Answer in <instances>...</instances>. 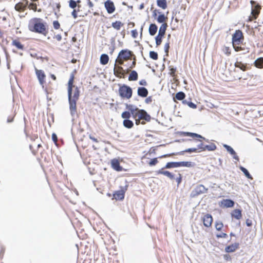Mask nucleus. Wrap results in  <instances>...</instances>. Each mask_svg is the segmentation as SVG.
<instances>
[{
  "label": "nucleus",
  "instance_id": "obj_1",
  "mask_svg": "<svg viewBox=\"0 0 263 263\" xmlns=\"http://www.w3.org/2000/svg\"><path fill=\"white\" fill-rule=\"evenodd\" d=\"M28 27L32 32L42 34H45L46 32L45 25L41 18H34L31 20L29 21Z\"/></svg>",
  "mask_w": 263,
  "mask_h": 263
},
{
  "label": "nucleus",
  "instance_id": "obj_2",
  "mask_svg": "<svg viewBox=\"0 0 263 263\" xmlns=\"http://www.w3.org/2000/svg\"><path fill=\"white\" fill-rule=\"evenodd\" d=\"M80 92L78 88H75L73 94L68 95L70 114L73 117L77 114V102L79 98Z\"/></svg>",
  "mask_w": 263,
  "mask_h": 263
},
{
  "label": "nucleus",
  "instance_id": "obj_3",
  "mask_svg": "<svg viewBox=\"0 0 263 263\" xmlns=\"http://www.w3.org/2000/svg\"><path fill=\"white\" fill-rule=\"evenodd\" d=\"M127 108L130 111L129 112L132 115L133 118L143 119L146 121H149L151 120V116L145 110L139 109L137 107L132 105H129Z\"/></svg>",
  "mask_w": 263,
  "mask_h": 263
},
{
  "label": "nucleus",
  "instance_id": "obj_4",
  "mask_svg": "<svg viewBox=\"0 0 263 263\" xmlns=\"http://www.w3.org/2000/svg\"><path fill=\"white\" fill-rule=\"evenodd\" d=\"M119 93L122 98L129 99L132 96V89L129 86L124 84L120 87Z\"/></svg>",
  "mask_w": 263,
  "mask_h": 263
},
{
  "label": "nucleus",
  "instance_id": "obj_5",
  "mask_svg": "<svg viewBox=\"0 0 263 263\" xmlns=\"http://www.w3.org/2000/svg\"><path fill=\"white\" fill-rule=\"evenodd\" d=\"M207 189H206L203 185L200 184L196 186V187L192 191L191 195L193 197L196 196L201 194L206 193Z\"/></svg>",
  "mask_w": 263,
  "mask_h": 263
},
{
  "label": "nucleus",
  "instance_id": "obj_6",
  "mask_svg": "<svg viewBox=\"0 0 263 263\" xmlns=\"http://www.w3.org/2000/svg\"><path fill=\"white\" fill-rule=\"evenodd\" d=\"M128 185H126L124 187H121V189L117 191L114 194V197L116 200H122L124 198L125 191L127 190Z\"/></svg>",
  "mask_w": 263,
  "mask_h": 263
},
{
  "label": "nucleus",
  "instance_id": "obj_7",
  "mask_svg": "<svg viewBox=\"0 0 263 263\" xmlns=\"http://www.w3.org/2000/svg\"><path fill=\"white\" fill-rule=\"evenodd\" d=\"M251 3L252 5L251 14L253 15L254 18L256 19L259 13L260 6L258 4H256V3L253 1H251Z\"/></svg>",
  "mask_w": 263,
  "mask_h": 263
},
{
  "label": "nucleus",
  "instance_id": "obj_8",
  "mask_svg": "<svg viewBox=\"0 0 263 263\" xmlns=\"http://www.w3.org/2000/svg\"><path fill=\"white\" fill-rule=\"evenodd\" d=\"M104 7L109 14L114 13L116 9L114 3L110 0H107L104 3Z\"/></svg>",
  "mask_w": 263,
  "mask_h": 263
},
{
  "label": "nucleus",
  "instance_id": "obj_9",
  "mask_svg": "<svg viewBox=\"0 0 263 263\" xmlns=\"http://www.w3.org/2000/svg\"><path fill=\"white\" fill-rule=\"evenodd\" d=\"M243 37V34L241 31L238 30H236L235 33L233 35L232 42L233 44L235 45L236 43L238 44L240 40Z\"/></svg>",
  "mask_w": 263,
  "mask_h": 263
},
{
  "label": "nucleus",
  "instance_id": "obj_10",
  "mask_svg": "<svg viewBox=\"0 0 263 263\" xmlns=\"http://www.w3.org/2000/svg\"><path fill=\"white\" fill-rule=\"evenodd\" d=\"M131 56V51L128 50H122L118 54V58L126 60Z\"/></svg>",
  "mask_w": 263,
  "mask_h": 263
},
{
  "label": "nucleus",
  "instance_id": "obj_11",
  "mask_svg": "<svg viewBox=\"0 0 263 263\" xmlns=\"http://www.w3.org/2000/svg\"><path fill=\"white\" fill-rule=\"evenodd\" d=\"M114 72L116 76L119 78H121L122 76L124 75L125 73L124 70H123V68L120 66H117L116 64H115Z\"/></svg>",
  "mask_w": 263,
  "mask_h": 263
},
{
  "label": "nucleus",
  "instance_id": "obj_12",
  "mask_svg": "<svg viewBox=\"0 0 263 263\" xmlns=\"http://www.w3.org/2000/svg\"><path fill=\"white\" fill-rule=\"evenodd\" d=\"M223 146L227 149V151L233 156L234 159L238 161L239 160L238 156L237 155L235 151L230 146L227 144H223Z\"/></svg>",
  "mask_w": 263,
  "mask_h": 263
},
{
  "label": "nucleus",
  "instance_id": "obj_13",
  "mask_svg": "<svg viewBox=\"0 0 263 263\" xmlns=\"http://www.w3.org/2000/svg\"><path fill=\"white\" fill-rule=\"evenodd\" d=\"M37 79L39 81L40 84L43 85L45 82L44 79L45 78V74L44 71L42 70L35 69Z\"/></svg>",
  "mask_w": 263,
  "mask_h": 263
},
{
  "label": "nucleus",
  "instance_id": "obj_14",
  "mask_svg": "<svg viewBox=\"0 0 263 263\" xmlns=\"http://www.w3.org/2000/svg\"><path fill=\"white\" fill-rule=\"evenodd\" d=\"M213 221L212 217L210 214H206L203 218V224L205 227H209L211 226Z\"/></svg>",
  "mask_w": 263,
  "mask_h": 263
},
{
  "label": "nucleus",
  "instance_id": "obj_15",
  "mask_svg": "<svg viewBox=\"0 0 263 263\" xmlns=\"http://www.w3.org/2000/svg\"><path fill=\"white\" fill-rule=\"evenodd\" d=\"M73 77H72L68 81V95L73 94L75 88H78L73 85Z\"/></svg>",
  "mask_w": 263,
  "mask_h": 263
},
{
  "label": "nucleus",
  "instance_id": "obj_16",
  "mask_svg": "<svg viewBox=\"0 0 263 263\" xmlns=\"http://www.w3.org/2000/svg\"><path fill=\"white\" fill-rule=\"evenodd\" d=\"M234 205V202L231 199H223L221 201V206L225 208H231Z\"/></svg>",
  "mask_w": 263,
  "mask_h": 263
},
{
  "label": "nucleus",
  "instance_id": "obj_17",
  "mask_svg": "<svg viewBox=\"0 0 263 263\" xmlns=\"http://www.w3.org/2000/svg\"><path fill=\"white\" fill-rule=\"evenodd\" d=\"M183 135L184 136H190V137H196V138H198L199 139H201L203 140H204L205 142H208V143H209V139H206L205 138L203 137V136H202L201 135H199L198 134H196V133H190V132H186V133H183Z\"/></svg>",
  "mask_w": 263,
  "mask_h": 263
},
{
  "label": "nucleus",
  "instance_id": "obj_18",
  "mask_svg": "<svg viewBox=\"0 0 263 263\" xmlns=\"http://www.w3.org/2000/svg\"><path fill=\"white\" fill-rule=\"evenodd\" d=\"M164 167L163 168H162L161 169L159 170V171H158L157 172H156V173L157 174H163L166 176H167L168 178H169L170 179L173 180L174 179V175L171 173V172H170L169 171H164Z\"/></svg>",
  "mask_w": 263,
  "mask_h": 263
},
{
  "label": "nucleus",
  "instance_id": "obj_19",
  "mask_svg": "<svg viewBox=\"0 0 263 263\" xmlns=\"http://www.w3.org/2000/svg\"><path fill=\"white\" fill-rule=\"evenodd\" d=\"M111 164L112 167L117 171H121L122 167L120 165V163L117 159H114L111 160Z\"/></svg>",
  "mask_w": 263,
  "mask_h": 263
},
{
  "label": "nucleus",
  "instance_id": "obj_20",
  "mask_svg": "<svg viewBox=\"0 0 263 263\" xmlns=\"http://www.w3.org/2000/svg\"><path fill=\"white\" fill-rule=\"evenodd\" d=\"M137 93L138 96L144 98L146 97L148 95L147 89L143 87H139L138 89Z\"/></svg>",
  "mask_w": 263,
  "mask_h": 263
},
{
  "label": "nucleus",
  "instance_id": "obj_21",
  "mask_svg": "<svg viewBox=\"0 0 263 263\" xmlns=\"http://www.w3.org/2000/svg\"><path fill=\"white\" fill-rule=\"evenodd\" d=\"M238 246L239 244L238 243L232 244L226 247L225 251L227 253L233 252L238 248Z\"/></svg>",
  "mask_w": 263,
  "mask_h": 263
},
{
  "label": "nucleus",
  "instance_id": "obj_22",
  "mask_svg": "<svg viewBox=\"0 0 263 263\" xmlns=\"http://www.w3.org/2000/svg\"><path fill=\"white\" fill-rule=\"evenodd\" d=\"M231 215L233 217L237 219H240L242 217L241 211L239 209L234 210L232 212Z\"/></svg>",
  "mask_w": 263,
  "mask_h": 263
},
{
  "label": "nucleus",
  "instance_id": "obj_23",
  "mask_svg": "<svg viewBox=\"0 0 263 263\" xmlns=\"http://www.w3.org/2000/svg\"><path fill=\"white\" fill-rule=\"evenodd\" d=\"M158 27L155 24H151L149 27V33L151 35H154L157 31Z\"/></svg>",
  "mask_w": 263,
  "mask_h": 263
},
{
  "label": "nucleus",
  "instance_id": "obj_24",
  "mask_svg": "<svg viewBox=\"0 0 263 263\" xmlns=\"http://www.w3.org/2000/svg\"><path fill=\"white\" fill-rule=\"evenodd\" d=\"M178 167H179V162H171L167 163L164 168H171Z\"/></svg>",
  "mask_w": 263,
  "mask_h": 263
},
{
  "label": "nucleus",
  "instance_id": "obj_25",
  "mask_svg": "<svg viewBox=\"0 0 263 263\" xmlns=\"http://www.w3.org/2000/svg\"><path fill=\"white\" fill-rule=\"evenodd\" d=\"M109 57L106 54H103L100 57V63L102 65H106L108 62Z\"/></svg>",
  "mask_w": 263,
  "mask_h": 263
},
{
  "label": "nucleus",
  "instance_id": "obj_26",
  "mask_svg": "<svg viewBox=\"0 0 263 263\" xmlns=\"http://www.w3.org/2000/svg\"><path fill=\"white\" fill-rule=\"evenodd\" d=\"M167 26V25L166 23L162 24L159 28L158 34L163 36L165 34Z\"/></svg>",
  "mask_w": 263,
  "mask_h": 263
},
{
  "label": "nucleus",
  "instance_id": "obj_27",
  "mask_svg": "<svg viewBox=\"0 0 263 263\" xmlns=\"http://www.w3.org/2000/svg\"><path fill=\"white\" fill-rule=\"evenodd\" d=\"M255 66L258 68H263V58H258L254 62Z\"/></svg>",
  "mask_w": 263,
  "mask_h": 263
},
{
  "label": "nucleus",
  "instance_id": "obj_28",
  "mask_svg": "<svg viewBox=\"0 0 263 263\" xmlns=\"http://www.w3.org/2000/svg\"><path fill=\"white\" fill-rule=\"evenodd\" d=\"M138 77L137 72L135 70H133L129 76L128 80L129 81H136L138 79Z\"/></svg>",
  "mask_w": 263,
  "mask_h": 263
},
{
  "label": "nucleus",
  "instance_id": "obj_29",
  "mask_svg": "<svg viewBox=\"0 0 263 263\" xmlns=\"http://www.w3.org/2000/svg\"><path fill=\"white\" fill-rule=\"evenodd\" d=\"M194 163L190 161H182L179 162V167L184 166L187 167H192L194 166Z\"/></svg>",
  "mask_w": 263,
  "mask_h": 263
},
{
  "label": "nucleus",
  "instance_id": "obj_30",
  "mask_svg": "<svg viewBox=\"0 0 263 263\" xmlns=\"http://www.w3.org/2000/svg\"><path fill=\"white\" fill-rule=\"evenodd\" d=\"M157 4L158 7L165 9L167 7V4L166 0H157Z\"/></svg>",
  "mask_w": 263,
  "mask_h": 263
},
{
  "label": "nucleus",
  "instance_id": "obj_31",
  "mask_svg": "<svg viewBox=\"0 0 263 263\" xmlns=\"http://www.w3.org/2000/svg\"><path fill=\"white\" fill-rule=\"evenodd\" d=\"M27 5H25L24 6L22 3H19L15 5V9L17 11H23L25 9L26 6Z\"/></svg>",
  "mask_w": 263,
  "mask_h": 263
},
{
  "label": "nucleus",
  "instance_id": "obj_32",
  "mask_svg": "<svg viewBox=\"0 0 263 263\" xmlns=\"http://www.w3.org/2000/svg\"><path fill=\"white\" fill-rule=\"evenodd\" d=\"M123 125L125 127L130 128L133 126L134 123H133V121H132L131 120H129V119H125L123 121Z\"/></svg>",
  "mask_w": 263,
  "mask_h": 263
},
{
  "label": "nucleus",
  "instance_id": "obj_33",
  "mask_svg": "<svg viewBox=\"0 0 263 263\" xmlns=\"http://www.w3.org/2000/svg\"><path fill=\"white\" fill-rule=\"evenodd\" d=\"M240 170L244 173L245 175L249 179H252L251 175L250 174L248 171L243 166L239 167Z\"/></svg>",
  "mask_w": 263,
  "mask_h": 263
},
{
  "label": "nucleus",
  "instance_id": "obj_34",
  "mask_svg": "<svg viewBox=\"0 0 263 263\" xmlns=\"http://www.w3.org/2000/svg\"><path fill=\"white\" fill-rule=\"evenodd\" d=\"M216 149V146L214 143H211L209 145H205L204 147V151L206 149L209 151H213Z\"/></svg>",
  "mask_w": 263,
  "mask_h": 263
},
{
  "label": "nucleus",
  "instance_id": "obj_35",
  "mask_svg": "<svg viewBox=\"0 0 263 263\" xmlns=\"http://www.w3.org/2000/svg\"><path fill=\"white\" fill-rule=\"evenodd\" d=\"M123 24L120 21H116L115 22L112 23V27L117 30H119L121 28V26Z\"/></svg>",
  "mask_w": 263,
  "mask_h": 263
},
{
  "label": "nucleus",
  "instance_id": "obj_36",
  "mask_svg": "<svg viewBox=\"0 0 263 263\" xmlns=\"http://www.w3.org/2000/svg\"><path fill=\"white\" fill-rule=\"evenodd\" d=\"M202 139H198V140H195V141L200 142L197 145L198 149H200L201 150L200 151H204V147H205V145H204L203 143V142H202Z\"/></svg>",
  "mask_w": 263,
  "mask_h": 263
},
{
  "label": "nucleus",
  "instance_id": "obj_37",
  "mask_svg": "<svg viewBox=\"0 0 263 263\" xmlns=\"http://www.w3.org/2000/svg\"><path fill=\"white\" fill-rule=\"evenodd\" d=\"M185 93L183 92L180 91L175 95V98L178 100H182L185 98Z\"/></svg>",
  "mask_w": 263,
  "mask_h": 263
},
{
  "label": "nucleus",
  "instance_id": "obj_38",
  "mask_svg": "<svg viewBox=\"0 0 263 263\" xmlns=\"http://www.w3.org/2000/svg\"><path fill=\"white\" fill-rule=\"evenodd\" d=\"M167 19V17H165L163 14H162L158 16L157 20L158 22H159V23H162L164 22Z\"/></svg>",
  "mask_w": 263,
  "mask_h": 263
},
{
  "label": "nucleus",
  "instance_id": "obj_39",
  "mask_svg": "<svg viewBox=\"0 0 263 263\" xmlns=\"http://www.w3.org/2000/svg\"><path fill=\"white\" fill-rule=\"evenodd\" d=\"M12 44L19 49H22L23 48V45H22L21 43L17 40L13 41Z\"/></svg>",
  "mask_w": 263,
  "mask_h": 263
},
{
  "label": "nucleus",
  "instance_id": "obj_40",
  "mask_svg": "<svg viewBox=\"0 0 263 263\" xmlns=\"http://www.w3.org/2000/svg\"><path fill=\"white\" fill-rule=\"evenodd\" d=\"M235 67L239 68L243 71H245L246 69V66L241 62H237L235 64Z\"/></svg>",
  "mask_w": 263,
  "mask_h": 263
},
{
  "label": "nucleus",
  "instance_id": "obj_41",
  "mask_svg": "<svg viewBox=\"0 0 263 263\" xmlns=\"http://www.w3.org/2000/svg\"><path fill=\"white\" fill-rule=\"evenodd\" d=\"M149 57L153 60H156L158 59V54L154 51H151L149 52Z\"/></svg>",
  "mask_w": 263,
  "mask_h": 263
},
{
  "label": "nucleus",
  "instance_id": "obj_42",
  "mask_svg": "<svg viewBox=\"0 0 263 263\" xmlns=\"http://www.w3.org/2000/svg\"><path fill=\"white\" fill-rule=\"evenodd\" d=\"M163 36H161L160 35H159L158 34L156 37H155V40H156V44L157 45V46H159L161 44V42H162V37H163Z\"/></svg>",
  "mask_w": 263,
  "mask_h": 263
},
{
  "label": "nucleus",
  "instance_id": "obj_43",
  "mask_svg": "<svg viewBox=\"0 0 263 263\" xmlns=\"http://www.w3.org/2000/svg\"><path fill=\"white\" fill-rule=\"evenodd\" d=\"M223 226V224L221 221H217L215 223V228L217 231H220Z\"/></svg>",
  "mask_w": 263,
  "mask_h": 263
},
{
  "label": "nucleus",
  "instance_id": "obj_44",
  "mask_svg": "<svg viewBox=\"0 0 263 263\" xmlns=\"http://www.w3.org/2000/svg\"><path fill=\"white\" fill-rule=\"evenodd\" d=\"M121 116L125 119H128L130 117V113L126 111L122 112Z\"/></svg>",
  "mask_w": 263,
  "mask_h": 263
},
{
  "label": "nucleus",
  "instance_id": "obj_45",
  "mask_svg": "<svg viewBox=\"0 0 263 263\" xmlns=\"http://www.w3.org/2000/svg\"><path fill=\"white\" fill-rule=\"evenodd\" d=\"M28 8L30 9L33 10L34 11H37V5L35 3H31L29 4Z\"/></svg>",
  "mask_w": 263,
  "mask_h": 263
},
{
  "label": "nucleus",
  "instance_id": "obj_46",
  "mask_svg": "<svg viewBox=\"0 0 263 263\" xmlns=\"http://www.w3.org/2000/svg\"><path fill=\"white\" fill-rule=\"evenodd\" d=\"M69 7L72 9H74L77 7V2L74 0H70L69 2Z\"/></svg>",
  "mask_w": 263,
  "mask_h": 263
},
{
  "label": "nucleus",
  "instance_id": "obj_47",
  "mask_svg": "<svg viewBox=\"0 0 263 263\" xmlns=\"http://www.w3.org/2000/svg\"><path fill=\"white\" fill-rule=\"evenodd\" d=\"M158 163V160L157 158H153L151 159L150 162H149V165L151 166H153L156 164Z\"/></svg>",
  "mask_w": 263,
  "mask_h": 263
},
{
  "label": "nucleus",
  "instance_id": "obj_48",
  "mask_svg": "<svg viewBox=\"0 0 263 263\" xmlns=\"http://www.w3.org/2000/svg\"><path fill=\"white\" fill-rule=\"evenodd\" d=\"M192 153V148H187L183 151H181L179 153H178L177 154H179V155H183L184 153Z\"/></svg>",
  "mask_w": 263,
  "mask_h": 263
},
{
  "label": "nucleus",
  "instance_id": "obj_49",
  "mask_svg": "<svg viewBox=\"0 0 263 263\" xmlns=\"http://www.w3.org/2000/svg\"><path fill=\"white\" fill-rule=\"evenodd\" d=\"M53 27L54 29H58L60 28V25L58 21H55L53 23Z\"/></svg>",
  "mask_w": 263,
  "mask_h": 263
},
{
  "label": "nucleus",
  "instance_id": "obj_50",
  "mask_svg": "<svg viewBox=\"0 0 263 263\" xmlns=\"http://www.w3.org/2000/svg\"><path fill=\"white\" fill-rule=\"evenodd\" d=\"M169 48H170L169 43H166L164 46V50H165V52L166 54V55H168Z\"/></svg>",
  "mask_w": 263,
  "mask_h": 263
},
{
  "label": "nucleus",
  "instance_id": "obj_51",
  "mask_svg": "<svg viewBox=\"0 0 263 263\" xmlns=\"http://www.w3.org/2000/svg\"><path fill=\"white\" fill-rule=\"evenodd\" d=\"M227 234L225 233H221L220 234H218L216 235V237L217 238H226L227 237Z\"/></svg>",
  "mask_w": 263,
  "mask_h": 263
},
{
  "label": "nucleus",
  "instance_id": "obj_52",
  "mask_svg": "<svg viewBox=\"0 0 263 263\" xmlns=\"http://www.w3.org/2000/svg\"><path fill=\"white\" fill-rule=\"evenodd\" d=\"M187 104L190 107L192 108H196L197 107L196 105L192 102H187Z\"/></svg>",
  "mask_w": 263,
  "mask_h": 263
},
{
  "label": "nucleus",
  "instance_id": "obj_53",
  "mask_svg": "<svg viewBox=\"0 0 263 263\" xmlns=\"http://www.w3.org/2000/svg\"><path fill=\"white\" fill-rule=\"evenodd\" d=\"M223 51L226 54H227L228 55H230L231 54V51L229 47H226L224 49H223Z\"/></svg>",
  "mask_w": 263,
  "mask_h": 263
},
{
  "label": "nucleus",
  "instance_id": "obj_54",
  "mask_svg": "<svg viewBox=\"0 0 263 263\" xmlns=\"http://www.w3.org/2000/svg\"><path fill=\"white\" fill-rule=\"evenodd\" d=\"M123 61L124 60L118 58L117 59H116V60L115 64L118 63V64L119 65H122L123 64Z\"/></svg>",
  "mask_w": 263,
  "mask_h": 263
},
{
  "label": "nucleus",
  "instance_id": "obj_55",
  "mask_svg": "<svg viewBox=\"0 0 263 263\" xmlns=\"http://www.w3.org/2000/svg\"><path fill=\"white\" fill-rule=\"evenodd\" d=\"M132 36L136 38L138 35V32L136 30H133L132 31Z\"/></svg>",
  "mask_w": 263,
  "mask_h": 263
},
{
  "label": "nucleus",
  "instance_id": "obj_56",
  "mask_svg": "<svg viewBox=\"0 0 263 263\" xmlns=\"http://www.w3.org/2000/svg\"><path fill=\"white\" fill-rule=\"evenodd\" d=\"M52 140L55 142L56 143V142L57 141V140H58V138H57V135L54 133H53L52 134Z\"/></svg>",
  "mask_w": 263,
  "mask_h": 263
},
{
  "label": "nucleus",
  "instance_id": "obj_57",
  "mask_svg": "<svg viewBox=\"0 0 263 263\" xmlns=\"http://www.w3.org/2000/svg\"><path fill=\"white\" fill-rule=\"evenodd\" d=\"M139 84L142 86H146L147 82L145 80H141L139 81Z\"/></svg>",
  "mask_w": 263,
  "mask_h": 263
},
{
  "label": "nucleus",
  "instance_id": "obj_58",
  "mask_svg": "<svg viewBox=\"0 0 263 263\" xmlns=\"http://www.w3.org/2000/svg\"><path fill=\"white\" fill-rule=\"evenodd\" d=\"M145 102L146 103H151L152 102V97H149L148 98H147L145 100Z\"/></svg>",
  "mask_w": 263,
  "mask_h": 263
},
{
  "label": "nucleus",
  "instance_id": "obj_59",
  "mask_svg": "<svg viewBox=\"0 0 263 263\" xmlns=\"http://www.w3.org/2000/svg\"><path fill=\"white\" fill-rule=\"evenodd\" d=\"M71 15L74 18H76L77 17V11L76 9H73L71 13Z\"/></svg>",
  "mask_w": 263,
  "mask_h": 263
},
{
  "label": "nucleus",
  "instance_id": "obj_60",
  "mask_svg": "<svg viewBox=\"0 0 263 263\" xmlns=\"http://www.w3.org/2000/svg\"><path fill=\"white\" fill-rule=\"evenodd\" d=\"M134 118L135 119L136 124L137 125H138L141 123L140 122L141 120H144L143 119H138V118Z\"/></svg>",
  "mask_w": 263,
  "mask_h": 263
},
{
  "label": "nucleus",
  "instance_id": "obj_61",
  "mask_svg": "<svg viewBox=\"0 0 263 263\" xmlns=\"http://www.w3.org/2000/svg\"><path fill=\"white\" fill-rule=\"evenodd\" d=\"M176 181L178 183V184H180L181 181V175L179 174V177L178 178H177L176 179Z\"/></svg>",
  "mask_w": 263,
  "mask_h": 263
},
{
  "label": "nucleus",
  "instance_id": "obj_62",
  "mask_svg": "<svg viewBox=\"0 0 263 263\" xmlns=\"http://www.w3.org/2000/svg\"><path fill=\"white\" fill-rule=\"evenodd\" d=\"M55 37L59 41H60L62 39V36L60 34L56 35Z\"/></svg>",
  "mask_w": 263,
  "mask_h": 263
},
{
  "label": "nucleus",
  "instance_id": "obj_63",
  "mask_svg": "<svg viewBox=\"0 0 263 263\" xmlns=\"http://www.w3.org/2000/svg\"><path fill=\"white\" fill-rule=\"evenodd\" d=\"M13 117H9L7 119V122L11 123L13 121Z\"/></svg>",
  "mask_w": 263,
  "mask_h": 263
},
{
  "label": "nucleus",
  "instance_id": "obj_64",
  "mask_svg": "<svg viewBox=\"0 0 263 263\" xmlns=\"http://www.w3.org/2000/svg\"><path fill=\"white\" fill-rule=\"evenodd\" d=\"M88 1V5L89 6L90 8H92L93 6V4L90 1V0H87Z\"/></svg>",
  "mask_w": 263,
  "mask_h": 263
}]
</instances>
